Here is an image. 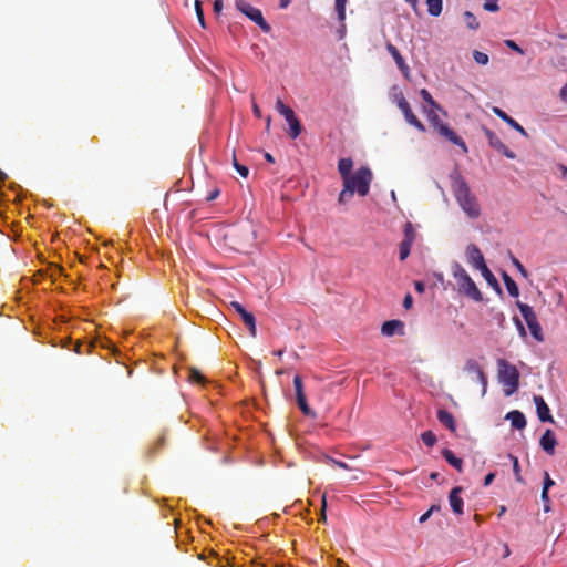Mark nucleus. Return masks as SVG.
Returning a JSON list of instances; mask_svg holds the SVG:
<instances>
[{
  "label": "nucleus",
  "mask_w": 567,
  "mask_h": 567,
  "mask_svg": "<svg viewBox=\"0 0 567 567\" xmlns=\"http://www.w3.org/2000/svg\"><path fill=\"white\" fill-rule=\"evenodd\" d=\"M401 112L403 113L404 115V118L405 121L416 127L419 131L421 132H424L425 131V127L424 125L422 124V122L414 115V113L412 112L411 107H410V104L409 103H401Z\"/></svg>",
  "instance_id": "15"
},
{
  "label": "nucleus",
  "mask_w": 567,
  "mask_h": 567,
  "mask_svg": "<svg viewBox=\"0 0 567 567\" xmlns=\"http://www.w3.org/2000/svg\"><path fill=\"white\" fill-rule=\"evenodd\" d=\"M296 402H297L298 408L300 409V411L305 415H307V416H313L315 415L313 411L310 409V406L307 403L306 396H301V398L296 399Z\"/></svg>",
  "instance_id": "29"
},
{
  "label": "nucleus",
  "mask_w": 567,
  "mask_h": 567,
  "mask_svg": "<svg viewBox=\"0 0 567 567\" xmlns=\"http://www.w3.org/2000/svg\"><path fill=\"white\" fill-rule=\"evenodd\" d=\"M464 371L468 374H474L477 382L482 385V396L486 394L487 391V377L482 370L480 363L475 359H468L465 362Z\"/></svg>",
  "instance_id": "9"
},
{
  "label": "nucleus",
  "mask_w": 567,
  "mask_h": 567,
  "mask_svg": "<svg viewBox=\"0 0 567 567\" xmlns=\"http://www.w3.org/2000/svg\"><path fill=\"white\" fill-rule=\"evenodd\" d=\"M265 158H266V161L274 163V157L269 153L265 154Z\"/></svg>",
  "instance_id": "59"
},
{
  "label": "nucleus",
  "mask_w": 567,
  "mask_h": 567,
  "mask_svg": "<svg viewBox=\"0 0 567 567\" xmlns=\"http://www.w3.org/2000/svg\"><path fill=\"white\" fill-rule=\"evenodd\" d=\"M513 320H514V323H515V326L517 328V331H518L519 336L525 339L527 337V332H526V329H525L523 322L516 316L513 318Z\"/></svg>",
  "instance_id": "39"
},
{
  "label": "nucleus",
  "mask_w": 567,
  "mask_h": 567,
  "mask_svg": "<svg viewBox=\"0 0 567 567\" xmlns=\"http://www.w3.org/2000/svg\"><path fill=\"white\" fill-rule=\"evenodd\" d=\"M505 512H506V507H505V506H502V507H501V511H499V516H502Z\"/></svg>",
  "instance_id": "61"
},
{
  "label": "nucleus",
  "mask_w": 567,
  "mask_h": 567,
  "mask_svg": "<svg viewBox=\"0 0 567 567\" xmlns=\"http://www.w3.org/2000/svg\"><path fill=\"white\" fill-rule=\"evenodd\" d=\"M353 196V193L350 190V187L349 186H343V189L341 190V193L339 194V198H338V202L339 204H347L350 198Z\"/></svg>",
  "instance_id": "33"
},
{
  "label": "nucleus",
  "mask_w": 567,
  "mask_h": 567,
  "mask_svg": "<svg viewBox=\"0 0 567 567\" xmlns=\"http://www.w3.org/2000/svg\"><path fill=\"white\" fill-rule=\"evenodd\" d=\"M217 195H218V192H217V190L213 192V193L208 196V200H214V199L217 197Z\"/></svg>",
  "instance_id": "58"
},
{
  "label": "nucleus",
  "mask_w": 567,
  "mask_h": 567,
  "mask_svg": "<svg viewBox=\"0 0 567 567\" xmlns=\"http://www.w3.org/2000/svg\"><path fill=\"white\" fill-rule=\"evenodd\" d=\"M511 458L513 460V470H514L516 480L520 481L518 458L515 456H512V455H511Z\"/></svg>",
  "instance_id": "45"
},
{
  "label": "nucleus",
  "mask_w": 567,
  "mask_h": 567,
  "mask_svg": "<svg viewBox=\"0 0 567 567\" xmlns=\"http://www.w3.org/2000/svg\"><path fill=\"white\" fill-rule=\"evenodd\" d=\"M326 507H327V501H326V496H323L322 497V506H321V513H320L319 522H326V519H327Z\"/></svg>",
  "instance_id": "46"
},
{
  "label": "nucleus",
  "mask_w": 567,
  "mask_h": 567,
  "mask_svg": "<svg viewBox=\"0 0 567 567\" xmlns=\"http://www.w3.org/2000/svg\"><path fill=\"white\" fill-rule=\"evenodd\" d=\"M561 172H563V176L567 177V167L566 166H561Z\"/></svg>",
  "instance_id": "60"
},
{
  "label": "nucleus",
  "mask_w": 567,
  "mask_h": 567,
  "mask_svg": "<svg viewBox=\"0 0 567 567\" xmlns=\"http://www.w3.org/2000/svg\"><path fill=\"white\" fill-rule=\"evenodd\" d=\"M517 308L519 309L524 320L526 321L530 334L534 337L535 340L542 342L544 340L542 327L537 320V316L534 309L527 303H523L520 301H517Z\"/></svg>",
  "instance_id": "6"
},
{
  "label": "nucleus",
  "mask_w": 567,
  "mask_h": 567,
  "mask_svg": "<svg viewBox=\"0 0 567 567\" xmlns=\"http://www.w3.org/2000/svg\"><path fill=\"white\" fill-rule=\"evenodd\" d=\"M334 464L341 468H348V465L342 461H334Z\"/></svg>",
  "instance_id": "55"
},
{
  "label": "nucleus",
  "mask_w": 567,
  "mask_h": 567,
  "mask_svg": "<svg viewBox=\"0 0 567 567\" xmlns=\"http://www.w3.org/2000/svg\"><path fill=\"white\" fill-rule=\"evenodd\" d=\"M420 95L422 100L427 104L429 109H436L441 110V106L435 102V100L432 97L431 93L426 89H422L420 91Z\"/></svg>",
  "instance_id": "28"
},
{
  "label": "nucleus",
  "mask_w": 567,
  "mask_h": 567,
  "mask_svg": "<svg viewBox=\"0 0 567 567\" xmlns=\"http://www.w3.org/2000/svg\"><path fill=\"white\" fill-rule=\"evenodd\" d=\"M473 59L475 60L476 63L481 65H486L489 61V58L486 53L477 50L473 51Z\"/></svg>",
  "instance_id": "35"
},
{
  "label": "nucleus",
  "mask_w": 567,
  "mask_h": 567,
  "mask_svg": "<svg viewBox=\"0 0 567 567\" xmlns=\"http://www.w3.org/2000/svg\"><path fill=\"white\" fill-rule=\"evenodd\" d=\"M4 178H6L4 173L0 172V181H4Z\"/></svg>",
  "instance_id": "62"
},
{
  "label": "nucleus",
  "mask_w": 567,
  "mask_h": 567,
  "mask_svg": "<svg viewBox=\"0 0 567 567\" xmlns=\"http://www.w3.org/2000/svg\"><path fill=\"white\" fill-rule=\"evenodd\" d=\"M483 8L489 12H496L499 10L498 0H484Z\"/></svg>",
  "instance_id": "38"
},
{
  "label": "nucleus",
  "mask_w": 567,
  "mask_h": 567,
  "mask_svg": "<svg viewBox=\"0 0 567 567\" xmlns=\"http://www.w3.org/2000/svg\"><path fill=\"white\" fill-rule=\"evenodd\" d=\"M457 286L460 292L466 297L475 301H481L483 299L482 292L471 277H467L466 279L457 282Z\"/></svg>",
  "instance_id": "10"
},
{
  "label": "nucleus",
  "mask_w": 567,
  "mask_h": 567,
  "mask_svg": "<svg viewBox=\"0 0 567 567\" xmlns=\"http://www.w3.org/2000/svg\"><path fill=\"white\" fill-rule=\"evenodd\" d=\"M436 509H439V507H437L436 505H432V506L430 507V509H429V511H426L424 514H422V515L420 516V518H419V523H420V524L425 523V522L431 517V515L433 514V512H434V511H436Z\"/></svg>",
  "instance_id": "42"
},
{
  "label": "nucleus",
  "mask_w": 567,
  "mask_h": 567,
  "mask_svg": "<svg viewBox=\"0 0 567 567\" xmlns=\"http://www.w3.org/2000/svg\"><path fill=\"white\" fill-rule=\"evenodd\" d=\"M437 419L439 421L444 425L446 426L447 429L454 431L455 429V422H454V417L453 415L445 411V410H440L437 412Z\"/></svg>",
  "instance_id": "22"
},
{
  "label": "nucleus",
  "mask_w": 567,
  "mask_h": 567,
  "mask_svg": "<svg viewBox=\"0 0 567 567\" xmlns=\"http://www.w3.org/2000/svg\"><path fill=\"white\" fill-rule=\"evenodd\" d=\"M405 2H406L408 4H410V6H411V8H412L415 12H417V9H419V0H405Z\"/></svg>",
  "instance_id": "51"
},
{
  "label": "nucleus",
  "mask_w": 567,
  "mask_h": 567,
  "mask_svg": "<svg viewBox=\"0 0 567 567\" xmlns=\"http://www.w3.org/2000/svg\"><path fill=\"white\" fill-rule=\"evenodd\" d=\"M497 365L499 382L505 386V395L509 396L518 390L519 372L515 365L511 364L505 359H498Z\"/></svg>",
  "instance_id": "3"
},
{
  "label": "nucleus",
  "mask_w": 567,
  "mask_h": 567,
  "mask_svg": "<svg viewBox=\"0 0 567 567\" xmlns=\"http://www.w3.org/2000/svg\"><path fill=\"white\" fill-rule=\"evenodd\" d=\"M426 4L432 17H439L442 13L443 0H426Z\"/></svg>",
  "instance_id": "24"
},
{
  "label": "nucleus",
  "mask_w": 567,
  "mask_h": 567,
  "mask_svg": "<svg viewBox=\"0 0 567 567\" xmlns=\"http://www.w3.org/2000/svg\"><path fill=\"white\" fill-rule=\"evenodd\" d=\"M230 306L240 316L243 322L245 323V326L249 330L250 334L255 337L256 336V321H255L254 315L251 312H248L243 307V305H240L237 301H233L230 303Z\"/></svg>",
  "instance_id": "11"
},
{
  "label": "nucleus",
  "mask_w": 567,
  "mask_h": 567,
  "mask_svg": "<svg viewBox=\"0 0 567 567\" xmlns=\"http://www.w3.org/2000/svg\"><path fill=\"white\" fill-rule=\"evenodd\" d=\"M293 386H295V392H296V399L306 396V394L303 392L302 379L300 375H295Z\"/></svg>",
  "instance_id": "31"
},
{
  "label": "nucleus",
  "mask_w": 567,
  "mask_h": 567,
  "mask_svg": "<svg viewBox=\"0 0 567 567\" xmlns=\"http://www.w3.org/2000/svg\"><path fill=\"white\" fill-rule=\"evenodd\" d=\"M252 111H254V114L257 116V117H260L261 116V111L259 109V106L257 104H254L252 106Z\"/></svg>",
  "instance_id": "53"
},
{
  "label": "nucleus",
  "mask_w": 567,
  "mask_h": 567,
  "mask_svg": "<svg viewBox=\"0 0 567 567\" xmlns=\"http://www.w3.org/2000/svg\"><path fill=\"white\" fill-rule=\"evenodd\" d=\"M346 3L347 0H336L334 6L339 21H343L346 19Z\"/></svg>",
  "instance_id": "32"
},
{
  "label": "nucleus",
  "mask_w": 567,
  "mask_h": 567,
  "mask_svg": "<svg viewBox=\"0 0 567 567\" xmlns=\"http://www.w3.org/2000/svg\"><path fill=\"white\" fill-rule=\"evenodd\" d=\"M421 439L426 446H433L436 442V436L431 431H425L422 433Z\"/></svg>",
  "instance_id": "34"
},
{
  "label": "nucleus",
  "mask_w": 567,
  "mask_h": 567,
  "mask_svg": "<svg viewBox=\"0 0 567 567\" xmlns=\"http://www.w3.org/2000/svg\"><path fill=\"white\" fill-rule=\"evenodd\" d=\"M427 114V120L432 126L439 132L440 135L449 140L451 143L462 147L463 152H467V146L462 137H460L447 124L443 123L437 114L436 109H424Z\"/></svg>",
  "instance_id": "4"
},
{
  "label": "nucleus",
  "mask_w": 567,
  "mask_h": 567,
  "mask_svg": "<svg viewBox=\"0 0 567 567\" xmlns=\"http://www.w3.org/2000/svg\"><path fill=\"white\" fill-rule=\"evenodd\" d=\"M403 323L400 320H388L382 324L381 332L386 337L402 333Z\"/></svg>",
  "instance_id": "18"
},
{
  "label": "nucleus",
  "mask_w": 567,
  "mask_h": 567,
  "mask_svg": "<svg viewBox=\"0 0 567 567\" xmlns=\"http://www.w3.org/2000/svg\"><path fill=\"white\" fill-rule=\"evenodd\" d=\"M412 305H413V298H412V296H411V295H409V293H408V295L404 297V299H403V307H404L405 309H410V308L412 307Z\"/></svg>",
  "instance_id": "48"
},
{
  "label": "nucleus",
  "mask_w": 567,
  "mask_h": 567,
  "mask_svg": "<svg viewBox=\"0 0 567 567\" xmlns=\"http://www.w3.org/2000/svg\"><path fill=\"white\" fill-rule=\"evenodd\" d=\"M443 454V457L445 458V461L451 465L453 466L454 468H456L458 472L462 471V460L460 457H457L451 450H443L442 452Z\"/></svg>",
  "instance_id": "21"
},
{
  "label": "nucleus",
  "mask_w": 567,
  "mask_h": 567,
  "mask_svg": "<svg viewBox=\"0 0 567 567\" xmlns=\"http://www.w3.org/2000/svg\"><path fill=\"white\" fill-rule=\"evenodd\" d=\"M452 275H453L454 279L456 280V282H460V281L466 279L467 277H470V275L466 272V270L458 262L452 264Z\"/></svg>",
  "instance_id": "26"
},
{
  "label": "nucleus",
  "mask_w": 567,
  "mask_h": 567,
  "mask_svg": "<svg viewBox=\"0 0 567 567\" xmlns=\"http://www.w3.org/2000/svg\"><path fill=\"white\" fill-rule=\"evenodd\" d=\"M560 97L563 101L567 102V83L560 90Z\"/></svg>",
  "instance_id": "52"
},
{
  "label": "nucleus",
  "mask_w": 567,
  "mask_h": 567,
  "mask_svg": "<svg viewBox=\"0 0 567 567\" xmlns=\"http://www.w3.org/2000/svg\"><path fill=\"white\" fill-rule=\"evenodd\" d=\"M193 379L196 381V382H200L203 377L198 373V372H195L194 375H193Z\"/></svg>",
  "instance_id": "57"
},
{
  "label": "nucleus",
  "mask_w": 567,
  "mask_h": 567,
  "mask_svg": "<svg viewBox=\"0 0 567 567\" xmlns=\"http://www.w3.org/2000/svg\"><path fill=\"white\" fill-rule=\"evenodd\" d=\"M505 419L508 420L511 422V425L516 430H523L526 426V417L518 410H513L508 412Z\"/></svg>",
  "instance_id": "17"
},
{
  "label": "nucleus",
  "mask_w": 567,
  "mask_h": 567,
  "mask_svg": "<svg viewBox=\"0 0 567 567\" xmlns=\"http://www.w3.org/2000/svg\"><path fill=\"white\" fill-rule=\"evenodd\" d=\"M411 247H412V244L410 243V238L408 239H403L400 244V248H399V257H400V260H405L410 252H411Z\"/></svg>",
  "instance_id": "27"
},
{
  "label": "nucleus",
  "mask_w": 567,
  "mask_h": 567,
  "mask_svg": "<svg viewBox=\"0 0 567 567\" xmlns=\"http://www.w3.org/2000/svg\"><path fill=\"white\" fill-rule=\"evenodd\" d=\"M195 11H196V14H197L200 25L203 28H205L203 2L200 0L195 1Z\"/></svg>",
  "instance_id": "37"
},
{
  "label": "nucleus",
  "mask_w": 567,
  "mask_h": 567,
  "mask_svg": "<svg viewBox=\"0 0 567 567\" xmlns=\"http://www.w3.org/2000/svg\"><path fill=\"white\" fill-rule=\"evenodd\" d=\"M414 237H415V234H414V230L412 229V225L410 223H408L405 226V229H404V239L410 238V243L413 244Z\"/></svg>",
  "instance_id": "43"
},
{
  "label": "nucleus",
  "mask_w": 567,
  "mask_h": 567,
  "mask_svg": "<svg viewBox=\"0 0 567 567\" xmlns=\"http://www.w3.org/2000/svg\"><path fill=\"white\" fill-rule=\"evenodd\" d=\"M511 260L513 262V265L516 267V269L524 276V277H527L528 272L527 270L525 269V267L523 266V264L514 256H511Z\"/></svg>",
  "instance_id": "41"
},
{
  "label": "nucleus",
  "mask_w": 567,
  "mask_h": 567,
  "mask_svg": "<svg viewBox=\"0 0 567 567\" xmlns=\"http://www.w3.org/2000/svg\"><path fill=\"white\" fill-rule=\"evenodd\" d=\"M391 198H393V200L396 199L395 193L393 190L391 192Z\"/></svg>",
  "instance_id": "63"
},
{
  "label": "nucleus",
  "mask_w": 567,
  "mask_h": 567,
  "mask_svg": "<svg viewBox=\"0 0 567 567\" xmlns=\"http://www.w3.org/2000/svg\"><path fill=\"white\" fill-rule=\"evenodd\" d=\"M503 281H504V285H505L509 296L515 297V298L519 296V289H518L517 284L506 272L503 274Z\"/></svg>",
  "instance_id": "23"
},
{
  "label": "nucleus",
  "mask_w": 567,
  "mask_h": 567,
  "mask_svg": "<svg viewBox=\"0 0 567 567\" xmlns=\"http://www.w3.org/2000/svg\"><path fill=\"white\" fill-rule=\"evenodd\" d=\"M452 189L454 196L468 218L475 219L481 214L477 198L472 194L468 184L461 176L453 177Z\"/></svg>",
  "instance_id": "2"
},
{
  "label": "nucleus",
  "mask_w": 567,
  "mask_h": 567,
  "mask_svg": "<svg viewBox=\"0 0 567 567\" xmlns=\"http://www.w3.org/2000/svg\"><path fill=\"white\" fill-rule=\"evenodd\" d=\"M415 290L422 293L425 290V285L422 281H415L414 284Z\"/></svg>",
  "instance_id": "50"
},
{
  "label": "nucleus",
  "mask_w": 567,
  "mask_h": 567,
  "mask_svg": "<svg viewBox=\"0 0 567 567\" xmlns=\"http://www.w3.org/2000/svg\"><path fill=\"white\" fill-rule=\"evenodd\" d=\"M463 492V487L455 486L451 489L449 494V503L454 514L462 515L463 514V507L464 502L461 497V494Z\"/></svg>",
  "instance_id": "12"
},
{
  "label": "nucleus",
  "mask_w": 567,
  "mask_h": 567,
  "mask_svg": "<svg viewBox=\"0 0 567 567\" xmlns=\"http://www.w3.org/2000/svg\"><path fill=\"white\" fill-rule=\"evenodd\" d=\"M352 168L353 161L350 157L339 159L338 172L343 186H349L353 194L358 193L360 196H367L373 178L372 171L368 166H362L352 174Z\"/></svg>",
  "instance_id": "1"
},
{
  "label": "nucleus",
  "mask_w": 567,
  "mask_h": 567,
  "mask_svg": "<svg viewBox=\"0 0 567 567\" xmlns=\"http://www.w3.org/2000/svg\"><path fill=\"white\" fill-rule=\"evenodd\" d=\"M493 112L499 118H502L505 123H507L512 128L516 130L523 136L527 137L526 130L517 121H515L512 116H509L506 112H504L502 109L495 106V107H493Z\"/></svg>",
  "instance_id": "14"
},
{
  "label": "nucleus",
  "mask_w": 567,
  "mask_h": 567,
  "mask_svg": "<svg viewBox=\"0 0 567 567\" xmlns=\"http://www.w3.org/2000/svg\"><path fill=\"white\" fill-rule=\"evenodd\" d=\"M386 50L391 54L393 60L395 61V64L399 68V70L403 74H406L409 71V66L406 65V63H405L403 56L401 55V53L399 52V50L391 43H388Z\"/></svg>",
  "instance_id": "20"
},
{
  "label": "nucleus",
  "mask_w": 567,
  "mask_h": 567,
  "mask_svg": "<svg viewBox=\"0 0 567 567\" xmlns=\"http://www.w3.org/2000/svg\"><path fill=\"white\" fill-rule=\"evenodd\" d=\"M504 44L507 48H509L511 50H513L519 54H524V50L514 40L507 39L504 41Z\"/></svg>",
  "instance_id": "40"
},
{
  "label": "nucleus",
  "mask_w": 567,
  "mask_h": 567,
  "mask_svg": "<svg viewBox=\"0 0 567 567\" xmlns=\"http://www.w3.org/2000/svg\"><path fill=\"white\" fill-rule=\"evenodd\" d=\"M390 99L396 103L398 107L401 109V103H409L399 86L393 85L390 90Z\"/></svg>",
  "instance_id": "25"
},
{
  "label": "nucleus",
  "mask_w": 567,
  "mask_h": 567,
  "mask_svg": "<svg viewBox=\"0 0 567 567\" xmlns=\"http://www.w3.org/2000/svg\"><path fill=\"white\" fill-rule=\"evenodd\" d=\"M233 165L241 177H244V178L248 177V174H249L248 167L243 164H239L235 156L233 159Z\"/></svg>",
  "instance_id": "36"
},
{
  "label": "nucleus",
  "mask_w": 567,
  "mask_h": 567,
  "mask_svg": "<svg viewBox=\"0 0 567 567\" xmlns=\"http://www.w3.org/2000/svg\"><path fill=\"white\" fill-rule=\"evenodd\" d=\"M235 4H236V8L238 11L244 13L248 19H250L257 25H259L264 32L270 31L271 28L267 23V21L264 19L262 13L259 9L252 7L250 3H248L245 0H236Z\"/></svg>",
  "instance_id": "7"
},
{
  "label": "nucleus",
  "mask_w": 567,
  "mask_h": 567,
  "mask_svg": "<svg viewBox=\"0 0 567 567\" xmlns=\"http://www.w3.org/2000/svg\"><path fill=\"white\" fill-rule=\"evenodd\" d=\"M548 493H549V491H546V489H543V491H542V499H543L544 502H548V501H549V498H548Z\"/></svg>",
  "instance_id": "54"
},
{
  "label": "nucleus",
  "mask_w": 567,
  "mask_h": 567,
  "mask_svg": "<svg viewBox=\"0 0 567 567\" xmlns=\"http://www.w3.org/2000/svg\"><path fill=\"white\" fill-rule=\"evenodd\" d=\"M540 446L542 449L549 455H553L555 452V446L557 444L555 434L551 430H546L545 433L540 437Z\"/></svg>",
  "instance_id": "16"
},
{
  "label": "nucleus",
  "mask_w": 567,
  "mask_h": 567,
  "mask_svg": "<svg viewBox=\"0 0 567 567\" xmlns=\"http://www.w3.org/2000/svg\"><path fill=\"white\" fill-rule=\"evenodd\" d=\"M494 478H495V474H494V473H488V474L485 476V478H484V485H485V486L491 485V484L493 483Z\"/></svg>",
  "instance_id": "49"
},
{
  "label": "nucleus",
  "mask_w": 567,
  "mask_h": 567,
  "mask_svg": "<svg viewBox=\"0 0 567 567\" xmlns=\"http://www.w3.org/2000/svg\"><path fill=\"white\" fill-rule=\"evenodd\" d=\"M214 12L219 14L223 10V0H215L213 2Z\"/></svg>",
  "instance_id": "47"
},
{
  "label": "nucleus",
  "mask_w": 567,
  "mask_h": 567,
  "mask_svg": "<svg viewBox=\"0 0 567 567\" xmlns=\"http://www.w3.org/2000/svg\"><path fill=\"white\" fill-rule=\"evenodd\" d=\"M437 475H439L437 473H432V474H431V478H436V477H437Z\"/></svg>",
  "instance_id": "64"
},
{
  "label": "nucleus",
  "mask_w": 567,
  "mask_h": 567,
  "mask_svg": "<svg viewBox=\"0 0 567 567\" xmlns=\"http://www.w3.org/2000/svg\"><path fill=\"white\" fill-rule=\"evenodd\" d=\"M555 484V482L550 478L549 474L546 472L543 483V489L549 491V488Z\"/></svg>",
  "instance_id": "44"
},
{
  "label": "nucleus",
  "mask_w": 567,
  "mask_h": 567,
  "mask_svg": "<svg viewBox=\"0 0 567 567\" xmlns=\"http://www.w3.org/2000/svg\"><path fill=\"white\" fill-rule=\"evenodd\" d=\"M487 137L489 140V144L502 152L507 158H515V153L511 151L505 144H503L491 131L487 132Z\"/></svg>",
  "instance_id": "19"
},
{
  "label": "nucleus",
  "mask_w": 567,
  "mask_h": 567,
  "mask_svg": "<svg viewBox=\"0 0 567 567\" xmlns=\"http://www.w3.org/2000/svg\"><path fill=\"white\" fill-rule=\"evenodd\" d=\"M275 109L276 111L285 117V120L287 121L288 123V126H289V130H288V135L295 140L297 138L300 134H301V131H302V125L300 123V121L297 118L295 112L292 109H290L289 106H287L281 99H278L276 101V105H275Z\"/></svg>",
  "instance_id": "5"
},
{
  "label": "nucleus",
  "mask_w": 567,
  "mask_h": 567,
  "mask_svg": "<svg viewBox=\"0 0 567 567\" xmlns=\"http://www.w3.org/2000/svg\"><path fill=\"white\" fill-rule=\"evenodd\" d=\"M534 402L537 410L538 419L542 422H553V417L550 414V410L548 405L546 404L545 400L540 395L534 396Z\"/></svg>",
  "instance_id": "13"
},
{
  "label": "nucleus",
  "mask_w": 567,
  "mask_h": 567,
  "mask_svg": "<svg viewBox=\"0 0 567 567\" xmlns=\"http://www.w3.org/2000/svg\"><path fill=\"white\" fill-rule=\"evenodd\" d=\"M465 256L467 262L480 270L485 278L492 277V272L485 262L484 256L476 245L470 244L466 247Z\"/></svg>",
  "instance_id": "8"
},
{
  "label": "nucleus",
  "mask_w": 567,
  "mask_h": 567,
  "mask_svg": "<svg viewBox=\"0 0 567 567\" xmlns=\"http://www.w3.org/2000/svg\"><path fill=\"white\" fill-rule=\"evenodd\" d=\"M290 0H280V8L285 9L289 6Z\"/></svg>",
  "instance_id": "56"
},
{
  "label": "nucleus",
  "mask_w": 567,
  "mask_h": 567,
  "mask_svg": "<svg viewBox=\"0 0 567 567\" xmlns=\"http://www.w3.org/2000/svg\"><path fill=\"white\" fill-rule=\"evenodd\" d=\"M463 19L465 24L472 30H476L480 25L476 20V17L471 11H465L463 14Z\"/></svg>",
  "instance_id": "30"
}]
</instances>
